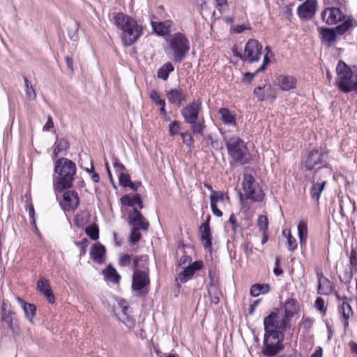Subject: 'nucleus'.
<instances>
[{
	"mask_svg": "<svg viewBox=\"0 0 357 357\" xmlns=\"http://www.w3.org/2000/svg\"><path fill=\"white\" fill-rule=\"evenodd\" d=\"M243 192L240 195L241 208L244 211L250 209L249 200L251 202H261L264 198V193L259 183L250 174L243 175L242 182Z\"/></svg>",
	"mask_w": 357,
	"mask_h": 357,
	"instance_id": "nucleus-4",
	"label": "nucleus"
},
{
	"mask_svg": "<svg viewBox=\"0 0 357 357\" xmlns=\"http://www.w3.org/2000/svg\"><path fill=\"white\" fill-rule=\"evenodd\" d=\"M328 153L322 149H314L303 160V165L307 170H319L327 166Z\"/></svg>",
	"mask_w": 357,
	"mask_h": 357,
	"instance_id": "nucleus-9",
	"label": "nucleus"
},
{
	"mask_svg": "<svg viewBox=\"0 0 357 357\" xmlns=\"http://www.w3.org/2000/svg\"><path fill=\"white\" fill-rule=\"evenodd\" d=\"M149 258L147 255L136 257L133 261L134 272L132 274V287L139 294H146L147 287L150 284L149 276Z\"/></svg>",
	"mask_w": 357,
	"mask_h": 357,
	"instance_id": "nucleus-3",
	"label": "nucleus"
},
{
	"mask_svg": "<svg viewBox=\"0 0 357 357\" xmlns=\"http://www.w3.org/2000/svg\"><path fill=\"white\" fill-rule=\"evenodd\" d=\"M323 350L321 347H318L316 351L311 355V357H322Z\"/></svg>",
	"mask_w": 357,
	"mask_h": 357,
	"instance_id": "nucleus-63",
	"label": "nucleus"
},
{
	"mask_svg": "<svg viewBox=\"0 0 357 357\" xmlns=\"http://www.w3.org/2000/svg\"><path fill=\"white\" fill-rule=\"evenodd\" d=\"M16 301L24 310V314L31 322L36 313V307L33 304L28 303L20 297H16Z\"/></svg>",
	"mask_w": 357,
	"mask_h": 357,
	"instance_id": "nucleus-29",
	"label": "nucleus"
},
{
	"mask_svg": "<svg viewBox=\"0 0 357 357\" xmlns=\"http://www.w3.org/2000/svg\"><path fill=\"white\" fill-rule=\"evenodd\" d=\"M113 20L116 26L122 31L121 37L125 46L133 45L143 34L142 25L131 16L123 13H116Z\"/></svg>",
	"mask_w": 357,
	"mask_h": 357,
	"instance_id": "nucleus-1",
	"label": "nucleus"
},
{
	"mask_svg": "<svg viewBox=\"0 0 357 357\" xmlns=\"http://www.w3.org/2000/svg\"><path fill=\"white\" fill-rule=\"evenodd\" d=\"M276 84L282 91H289L296 87V79L290 75H281L276 78Z\"/></svg>",
	"mask_w": 357,
	"mask_h": 357,
	"instance_id": "nucleus-23",
	"label": "nucleus"
},
{
	"mask_svg": "<svg viewBox=\"0 0 357 357\" xmlns=\"http://www.w3.org/2000/svg\"><path fill=\"white\" fill-rule=\"evenodd\" d=\"M113 166L118 175H119L121 172H124L126 169L125 167L116 158L113 159Z\"/></svg>",
	"mask_w": 357,
	"mask_h": 357,
	"instance_id": "nucleus-55",
	"label": "nucleus"
},
{
	"mask_svg": "<svg viewBox=\"0 0 357 357\" xmlns=\"http://www.w3.org/2000/svg\"><path fill=\"white\" fill-rule=\"evenodd\" d=\"M149 98L151 99L153 102H154L156 105L160 106H165V100L162 98L160 93L155 89H152L149 92Z\"/></svg>",
	"mask_w": 357,
	"mask_h": 357,
	"instance_id": "nucleus-45",
	"label": "nucleus"
},
{
	"mask_svg": "<svg viewBox=\"0 0 357 357\" xmlns=\"http://www.w3.org/2000/svg\"><path fill=\"white\" fill-rule=\"evenodd\" d=\"M131 262V255L128 254H123L119 257V263L121 266L126 267L130 264Z\"/></svg>",
	"mask_w": 357,
	"mask_h": 357,
	"instance_id": "nucleus-52",
	"label": "nucleus"
},
{
	"mask_svg": "<svg viewBox=\"0 0 357 357\" xmlns=\"http://www.w3.org/2000/svg\"><path fill=\"white\" fill-rule=\"evenodd\" d=\"M54 171L59 175L54 182V190L60 192L70 188L76 174L75 164L68 159L61 158L56 162Z\"/></svg>",
	"mask_w": 357,
	"mask_h": 357,
	"instance_id": "nucleus-2",
	"label": "nucleus"
},
{
	"mask_svg": "<svg viewBox=\"0 0 357 357\" xmlns=\"http://www.w3.org/2000/svg\"><path fill=\"white\" fill-rule=\"evenodd\" d=\"M229 223L232 225V229L236 231V227H238V224L236 223V219L234 215H231L229 219Z\"/></svg>",
	"mask_w": 357,
	"mask_h": 357,
	"instance_id": "nucleus-61",
	"label": "nucleus"
},
{
	"mask_svg": "<svg viewBox=\"0 0 357 357\" xmlns=\"http://www.w3.org/2000/svg\"><path fill=\"white\" fill-rule=\"evenodd\" d=\"M1 319L9 328L14 331V324L16 321L15 313L11 309L10 305L5 301L2 304Z\"/></svg>",
	"mask_w": 357,
	"mask_h": 357,
	"instance_id": "nucleus-21",
	"label": "nucleus"
},
{
	"mask_svg": "<svg viewBox=\"0 0 357 357\" xmlns=\"http://www.w3.org/2000/svg\"><path fill=\"white\" fill-rule=\"evenodd\" d=\"M191 125V130L194 134H199L203 135L205 126L204 122H197L195 121L194 123H190Z\"/></svg>",
	"mask_w": 357,
	"mask_h": 357,
	"instance_id": "nucleus-48",
	"label": "nucleus"
},
{
	"mask_svg": "<svg viewBox=\"0 0 357 357\" xmlns=\"http://www.w3.org/2000/svg\"><path fill=\"white\" fill-rule=\"evenodd\" d=\"M317 10L316 0H307L298 6L297 9L298 16L302 19H310L315 13Z\"/></svg>",
	"mask_w": 357,
	"mask_h": 357,
	"instance_id": "nucleus-20",
	"label": "nucleus"
},
{
	"mask_svg": "<svg viewBox=\"0 0 357 357\" xmlns=\"http://www.w3.org/2000/svg\"><path fill=\"white\" fill-rule=\"evenodd\" d=\"M202 109V101L196 100L187 105L181 110V114L187 123H194L197 121Z\"/></svg>",
	"mask_w": 357,
	"mask_h": 357,
	"instance_id": "nucleus-15",
	"label": "nucleus"
},
{
	"mask_svg": "<svg viewBox=\"0 0 357 357\" xmlns=\"http://www.w3.org/2000/svg\"><path fill=\"white\" fill-rule=\"evenodd\" d=\"M349 261L351 265L353 266L356 271H357V252L354 250L351 251Z\"/></svg>",
	"mask_w": 357,
	"mask_h": 357,
	"instance_id": "nucleus-56",
	"label": "nucleus"
},
{
	"mask_svg": "<svg viewBox=\"0 0 357 357\" xmlns=\"http://www.w3.org/2000/svg\"><path fill=\"white\" fill-rule=\"evenodd\" d=\"M104 278L107 281L112 282L117 284L119 282L121 276L117 273L116 270L111 265L108 266L105 270L102 271Z\"/></svg>",
	"mask_w": 357,
	"mask_h": 357,
	"instance_id": "nucleus-32",
	"label": "nucleus"
},
{
	"mask_svg": "<svg viewBox=\"0 0 357 357\" xmlns=\"http://www.w3.org/2000/svg\"><path fill=\"white\" fill-rule=\"evenodd\" d=\"M340 311L345 320L344 326L347 327L349 324L348 319L353 315L351 306L348 303L343 302L340 307Z\"/></svg>",
	"mask_w": 357,
	"mask_h": 357,
	"instance_id": "nucleus-43",
	"label": "nucleus"
},
{
	"mask_svg": "<svg viewBox=\"0 0 357 357\" xmlns=\"http://www.w3.org/2000/svg\"><path fill=\"white\" fill-rule=\"evenodd\" d=\"M90 215L86 211H81L77 213L75 220V225L81 228H83L89 222Z\"/></svg>",
	"mask_w": 357,
	"mask_h": 357,
	"instance_id": "nucleus-42",
	"label": "nucleus"
},
{
	"mask_svg": "<svg viewBox=\"0 0 357 357\" xmlns=\"http://www.w3.org/2000/svg\"><path fill=\"white\" fill-rule=\"evenodd\" d=\"M301 246L305 245L307 238V226L305 221H301L297 227Z\"/></svg>",
	"mask_w": 357,
	"mask_h": 357,
	"instance_id": "nucleus-35",
	"label": "nucleus"
},
{
	"mask_svg": "<svg viewBox=\"0 0 357 357\" xmlns=\"http://www.w3.org/2000/svg\"><path fill=\"white\" fill-rule=\"evenodd\" d=\"M174 70V67L171 63L167 62L158 70V77L163 80H167L169 74Z\"/></svg>",
	"mask_w": 357,
	"mask_h": 357,
	"instance_id": "nucleus-39",
	"label": "nucleus"
},
{
	"mask_svg": "<svg viewBox=\"0 0 357 357\" xmlns=\"http://www.w3.org/2000/svg\"><path fill=\"white\" fill-rule=\"evenodd\" d=\"M114 310L117 319L127 328L132 329L135 327V319L130 314L131 310L125 300H120Z\"/></svg>",
	"mask_w": 357,
	"mask_h": 357,
	"instance_id": "nucleus-11",
	"label": "nucleus"
},
{
	"mask_svg": "<svg viewBox=\"0 0 357 357\" xmlns=\"http://www.w3.org/2000/svg\"><path fill=\"white\" fill-rule=\"evenodd\" d=\"M351 26L352 20L348 17L345 19L341 24L336 26L335 30L328 28L321 29L320 30V34L324 41L331 43L336 40V33L338 35H342Z\"/></svg>",
	"mask_w": 357,
	"mask_h": 357,
	"instance_id": "nucleus-13",
	"label": "nucleus"
},
{
	"mask_svg": "<svg viewBox=\"0 0 357 357\" xmlns=\"http://www.w3.org/2000/svg\"><path fill=\"white\" fill-rule=\"evenodd\" d=\"M270 291V286L268 284H255L250 288V295L257 297L260 294H264Z\"/></svg>",
	"mask_w": 357,
	"mask_h": 357,
	"instance_id": "nucleus-36",
	"label": "nucleus"
},
{
	"mask_svg": "<svg viewBox=\"0 0 357 357\" xmlns=\"http://www.w3.org/2000/svg\"><path fill=\"white\" fill-rule=\"evenodd\" d=\"M141 229H136L133 228L132 229L131 234H130V241L132 243H136L137 242L140 238H141V234L139 232V230Z\"/></svg>",
	"mask_w": 357,
	"mask_h": 357,
	"instance_id": "nucleus-54",
	"label": "nucleus"
},
{
	"mask_svg": "<svg viewBox=\"0 0 357 357\" xmlns=\"http://www.w3.org/2000/svg\"><path fill=\"white\" fill-rule=\"evenodd\" d=\"M119 176V184L123 187H128V185H131V180L130 177L128 174L125 172H121Z\"/></svg>",
	"mask_w": 357,
	"mask_h": 357,
	"instance_id": "nucleus-50",
	"label": "nucleus"
},
{
	"mask_svg": "<svg viewBox=\"0 0 357 357\" xmlns=\"http://www.w3.org/2000/svg\"><path fill=\"white\" fill-rule=\"evenodd\" d=\"M269 63L270 59L268 55H264L263 63L261 65V66L254 73H247L244 74L243 80L250 82L253 79L255 75H256L259 72L263 71L266 68V66L269 64Z\"/></svg>",
	"mask_w": 357,
	"mask_h": 357,
	"instance_id": "nucleus-40",
	"label": "nucleus"
},
{
	"mask_svg": "<svg viewBox=\"0 0 357 357\" xmlns=\"http://www.w3.org/2000/svg\"><path fill=\"white\" fill-rule=\"evenodd\" d=\"M257 226L261 232H266L268 226V218L265 215H259L257 220Z\"/></svg>",
	"mask_w": 357,
	"mask_h": 357,
	"instance_id": "nucleus-47",
	"label": "nucleus"
},
{
	"mask_svg": "<svg viewBox=\"0 0 357 357\" xmlns=\"http://www.w3.org/2000/svg\"><path fill=\"white\" fill-rule=\"evenodd\" d=\"M165 96L171 104L176 106H180L183 102H185L188 96L186 92L180 87L167 90Z\"/></svg>",
	"mask_w": 357,
	"mask_h": 357,
	"instance_id": "nucleus-18",
	"label": "nucleus"
},
{
	"mask_svg": "<svg viewBox=\"0 0 357 357\" xmlns=\"http://www.w3.org/2000/svg\"><path fill=\"white\" fill-rule=\"evenodd\" d=\"M335 84L344 93L355 91L357 93V70L352 71L344 62L339 61L336 66Z\"/></svg>",
	"mask_w": 357,
	"mask_h": 357,
	"instance_id": "nucleus-5",
	"label": "nucleus"
},
{
	"mask_svg": "<svg viewBox=\"0 0 357 357\" xmlns=\"http://www.w3.org/2000/svg\"><path fill=\"white\" fill-rule=\"evenodd\" d=\"M289 325V322L284 317H281L277 312H271L264 319V335H274L276 333H282Z\"/></svg>",
	"mask_w": 357,
	"mask_h": 357,
	"instance_id": "nucleus-10",
	"label": "nucleus"
},
{
	"mask_svg": "<svg viewBox=\"0 0 357 357\" xmlns=\"http://www.w3.org/2000/svg\"><path fill=\"white\" fill-rule=\"evenodd\" d=\"M129 222L133 228L141 229L142 230H147L149 227V222L137 208H133V211L130 214Z\"/></svg>",
	"mask_w": 357,
	"mask_h": 357,
	"instance_id": "nucleus-19",
	"label": "nucleus"
},
{
	"mask_svg": "<svg viewBox=\"0 0 357 357\" xmlns=\"http://www.w3.org/2000/svg\"><path fill=\"white\" fill-rule=\"evenodd\" d=\"M91 258L98 264H102L105 260V248L100 244H94L90 251Z\"/></svg>",
	"mask_w": 357,
	"mask_h": 357,
	"instance_id": "nucleus-28",
	"label": "nucleus"
},
{
	"mask_svg": "<svg viewBox=\"0 0 357 357\" xmlns=\"http://www.w3.org/2000/svg\"><path fill=\"white\" fill-rule=\"evenodd\" d=\"M65 60H66V65H67L68 68L69 69H70L71 70H73V63L72 59L70 57H69V56H66Z\"/></svg>",
	"mask_w": 357,
	"mask_h": 357,
	"instance_id": "nucleus-64",
	"label": "nucleus"
},
{
	"mask_svg": "<svg viewBox=\"0 0 357 357\" xmlns=\"http://www.w3.org/2000/svg\"><path fill=\"white\" fill-rule=\"evenodd\" d=\"M180 131V124L177 121H171L168 126L169 135L171 137L175 136Z\"/></svg>",
	"mask_w": 357,
	"mask_h": 357,
	"instance_id": "nucleus-49",
	"label": "nucleus"
},
{
	"mask_svg": "<svg viewBox=\"0 0 357 357\" xmlns=\"http://www.w3.org/2000/svg\"><path fill=\"white\" fill-rule=\"evenodd\" d=\"M78 29L79 24L77 22L74 20H71L68 22V36L73 41H76L78 40Z\"/></svg>",
	"mask_w": 357,
	"mask_h": 357,
	"instance_id": "nucleus-41",
	"label": "nucleus"
},
{
	"mask_svg": "<svg viewBox=\"0 0 357 357\" xmlns=\"http://www.w3.org/2000/svg\"><path fill=\"white\" fill-rule=\"evenodd\" d=\"M167 41L169 43L167 54H171V58L175 62L180 63L190 50L189 40L183 33L178 32L170 35Z\"/></svg>",
	"mask_w": 357,
	"mask_h": 357,
	"instance_id": "nucleus-6",
	"label": "nucleus"
},
{
	"mask_svg": "<svg viewBox=\"0 0 357 357\" xmlns=\"http://www.w3.org/2000/svg\"><path fill=\"white\" fill-rule=\"evenodd\" d=\"M181 137L182 138L183 142L187 146H191L193 143L192 137L188 132H183L181 133Z\"/></svg>",
	"mask_w": 357,
	"mask_h": 357,
	"instance_id": "nucleus-53",
	"label": "nucleus"
},
{
	"mask_svg": "<svg viewBox=\"0 0 357 357\" xmlns=\"http://www.w3.org/2000/svg\"><path fill=\"white\" fill-rule=\"evenodd\" d=\"M226 146L229 155L236 162L244 165L249 162L250 155L248 149L239 137L233 136L229 138Z\"/></svg>",
	"mask_w": 357,
	"mask_h": 357,
	"instance_id": "nucleus-7",
	"label": "nucleus"
},
{
	"mask_svg": "<svg viewBox=\"0 0 357 357\" xmlns=\"http://www.w3.org/2000/svg\"><path fill=\"white\" fill-rule=\"evenodd\" d=\"M153 30L158 36H166L170 32V28L173 25L172 20H166L164 22H151Z\"/></svg>",
	"mask_w": 357,
	"mask_h": 357,
	"instance_id": "nucleus-25",
	"label": "nucleus"
},
{
	"mask_svg": "<svg viewBox=\"0 0 357 357\" xmlns=\"http://www.w3.org/2000/svg\"><path fill=\"white\" fill-rule=\"evenodd\" d=\"M297 248L296 238L292 236L291 231H287V248L290 251H294Z\"/></svg>",
	"mask_w": 357,
	"mask_h": 357,
	"instance_id": "nucleus-51",
	"label": "nucleus"
},
{
	"mask_svg": "<svg viewBox=\"0 0 357 357\" xmlns=\"http://www.w3.org/2000/svg\"><path fill=\"white\" fill-rule=\"evenodd\" d=\"M208 294L213 303L218 304L219 303L221 292L218 285L213 283L210 284L208 287Z\"/></svg>",
	"mask_w": 357,
	"mask_h": 357,
	"instance_id": "nucleus-37",
	"label": "nucleus"
},
{
	"mask_svg": "<svg viewBox=\"0 0 357 357\" xmlns=\"http://www.w3.org/2000/svg\"><path fill=\"white\" fill-rule=\"evenodd\" d=\"M261 44L255 39H250L245 44L244 52L240 55L241 59L250 63L257 62L261 58Z\"/></svg>",
	"mask_w": 357,
	"mask_h": 357,
	"instance_id": "nucleus-12",
	"label": "nucleus"
},
{
	"mask_svg": "<svg viewBox=\"0 0 357 357\" xmlns=\"http://www.w3.org/2000/svg\"><path fill=\"white\" fill-rule=\"evenodd\" d=\"M218 113L220 115V119L225 125L234 126L236 124V117L228 109L220 108Z\"/></svg>",
	"mask_w": 357,
	"mask_h": 357,
	"instance_id": "nucleus-33",
	"label": "nucleus"
},
{
	"mask_svg": "<svg viewBox=\"0 0 357 357\" xmlns=\"http://www.w3.org/2000/svg\"><path fill=\"white\" fill-rule=\"evenodd\" d=\"M312 323L313 321H312V319L306 318L303 320L302 325L303 326L304 328H309L311 327Z\"/></svg>",
	"mask_w": 357,
	"mask_h": 357,
	"instance_id": "nucleus-62",
	"label": "nucleus"
},
{
	"mask_svg": "<svg viewBox=\"0 0 357 357\" xmlns=\"http://www.w3.org/2000/svg\"><path fill=\"white\" fill-rule=\"evenodd\" d=\"M315 307L320 312H324L326 311V308L324 307V301L321 298H317L315 301Z\"/></svg>",
	"mask_w": 357,
	"mask_h": 357,
	"instance_id": "nucleus-57",
	"label": "nucleus"
},
{
	"mask_svg": "<svg viewBox=\"0 0 357 357\" xmlns=\"http://www.w3.org/2000/svg\"><path fill=\"white\" fill-rule=\"evenodd\" d=\"M199 233L204 247L205 248L210 249L212 245V242L211 233L209 227V217L206 222H204L200 225Z\"/></svg>",
	"mask_w": 357,
	"mask_h": 357,
	"instance_id": "nucleus-24",
	"label": "nucleus"
},
{
	"mask_svg": "<svg viewBox=\"0 0 357 357\" xmlns=\"http://www.w3.org/2000/svg\"><path fill=\"white\" fill-rule=\"evenodd\" d=\"M211 207L213 213L217 217H222V213L220 208H223L229 202V198L222 191H212L210 195Z\"/></svg>",
	"mask_w": 357,
	"mask_h": 357,
	"instance_id": "nucleus-14",
	"label": "nucleus"
},
{
	"mask_svg": "<svg viewBox=\"0 0 357 357\" xmlns=\"http://www.w3.org/2000/svg\"><path fill=\"white\" fill-rule=\"evenodd\" d=\"M344 17L342 12L337 8H326L321 13L323 21L329 25L337 24L342 20H344Z\"/></svg>",
	"mask_w": 357,
	"mask_h": 357,
	"instance_id": "nucleus-17",
	"label": "nucleus"
},
{
	"mask_svg": "<svg viewBox=\"0 0 357 357\" xmlns=\"http://www.w3.org/2000/svg\"><path fill=\"white\" fill-rule=\"evenodd\" d=\"M53 127H54V122H53L52 118L50 116H49L46 123L43 126V130L49 131Z\"/></svg>",
	"mask_w": 357,
	"mask_h": 357,
	"instance_id": "nucleus-58",
	"label": "nucleus"
},
{
	"mask_svg": "<svg viewBox=\"0 0 357 357\" xmlns=\"http://www.w3.org/2000/svg\"><path fill=\"white\" fill-rule=\"evenodd\" d=\"M260 302V300H256L252 304L250 305L249 309H248V313L249 314L252 315L253 314L257 306L259 305Z\"/></svg>",
	"mask_w": 357,
	"mask_h": 357,
	"instance_id": "nucleus-59",
	"label": "nucleus"
},
{
	"mask_svg": "<svg viewBox=\"0 0 357 357\" xmlns=\"http://www.w3.org/2000/svg\"><path fill=\"white\" fill-rule=\"evenodd\" d=\"M318 278V289L317 291L320 294L327 295L331 291V287L329 280L326 278L321 273H317Z\"/></svg>",
	"mask_w": 357,
	"mask_h": 357,
	"instance_id": "nucleus-31",
	"label": "nucleus"
},
{
	"mask_svg": "<svg viewBox=\"0 0 357 357\" xmlns=\"http://www.w3.org/2000/svg\"><path fill=\"white\" fill-rule=\"evenodd\" d=\"M283 333H276L274 335H264L263 346L261 349L262 354L266 356H274L283 350L284 340Z\"/></svg>",
	"mask_w": 357,
	"mask_h": 357,
	"instance_id": "nucleus-8",
	"label": "nucleus"
},
{
	"mask_svg": "<svg viewBox=\"0 0 357 357\" xmlns=\"http://www.w3.org/2000/svg\"><path fill=\"white\" fill-rule=\"evenodd\" d=\"M86 234L92 240H97L99 238V229L98 225L93 224L85 229Z\"/></svg>",
	"mask_w": 357,
	"mask_h": 357,
	"instance_id": "nucleus-44",
	"label": "nucleus"
},
{
	"mask_svg": "<svg viewBox=\"0 0 357 357\" xmlns=\"http://www.w3.org/2000/svg\"><path fill=\"white\" fill-rule=\"evenodd\" d=\"M279 262H280L279 259L276 258L275 261V267L273 269V273L276 275H280L282 273V271L279 268Z\"/></svg>",
	"mask_w": 357,
	"mask_h": 357,
	"instance_id": "nucleus-60",
	"label": "nucleus"
},
{
	"mask_svg": "<svg viewBox=\"0 0 357 357\" xmlns=\"http://www.w3.org/2000/svg\"><path fill=\"white\" fill-rule=\"evenodd\" d=\"M271 91V85H264L261 87L259 86L254 90V94L259 100H264L266 98H269V93Z\"/></svg>",
	"mask_w": 357,
	"mask_h": 357,
	"instance_id": "nucleus-38",
	"label": "nucleus"
},
{
	"mask_svg": "<svg viewBox=\"0 0 357 357\" xmlns=\"http://www.w3.org/2000/svg\"><path fill=\"white\" fill-rule=\"evenodd\" d=\"M326 181H321L320 182H313L312 183V186L310 189V195H311V197L316 200V201H318L320 196H321V192L323 190V189L324 188V186L326 185Z\"/></svg>",
	"mask_w": 357,
	"mask_h": 357,
	"instance_id": "nucleus-34",
	"label": "nucleus"
},
{
	"mask_svg": "<svg viewBox=\"0 0 357 357\" xmlns=\"http://www.w3.org/2000/svg\"><path fill=\"white\" fill-rule=\"evenodd\" d=\"M65 211H73L79 205V196L75 190H68L63 195V200L60 203Z\"/></svg>",
	"mask_w": 357,
	"mask_h": 357,
	"instance_id": "nucleus-16",
	"label": "nucleus"
},
{
	"mask_svg": "<svg viewBox=\"0 0 357 357\" xmlns=\"http://www.w3.org/2000/svg\"><path fill=\"white\" fill-rule=\"evenodd\" d=\"M121 202L123 205L132 206L134 208H136V206L139 208L143 207L142 199L137 194L125 195L121 198Z\"/></svg>",
	"mask_w": 357,
	"mask_h": 357,
	"instance_id": "nucleus-30",
	"label": "nucleus"
},
{
	"mask_svg": "<svg viewBox=\"0 0 357 357\" xmlns=\"http://www.w3.org/2000/svg\"><path fill=\"white\" fill-rule=\"evenodd\" d=\"M203 267V262L201 261H196L186 267L178 275V279L181 282H186L190 280L194 275L196 271L202 269Z\"/></svg>",
	"mask_w": 357,
	"mask_h": 357,
	"instance_id": "nucleus-22",
	"label": "nucleus"
},
{
	"mask_svg": "<svg viewBox=\"0 0 357 357\" xmlns=\"http://www.w3.org/2000/svg\"><path fill=\"white\" fill-rule=\"evenodd\" d=\"M284 318L287 319L288 322L291 317L296 314L299 309L298 303L295 299L287 300L284 305Z\"/></svg>",
	"mask_w": 357,
	"mask_h": 357,
	"instance_id": "nucleus-27",
	"label": "nucleus"
},
{
	"mask_svg": "<svg viewBox=\"0 0 357 357\" xmlns=\"http://www.w3.org/2000/svg\"><path fill=\"white\" fill-rule=\"evenodd\" d=\"M37 289L47 297L50 303H54V297L47 280L43 278H40L37 282Z\"/></svg>",
	"mask_w": 357,
	"mask_h": 357,
	"instance_id": "nucleus-26",
	"label": "nucleus"
},
{
	"mask_svg": "<svg viewBox=\"0 0 357 357\" xmlns=\"http://www.w3.org/2000/svg\"><path fill=\"white\" fill-rule=\"evenodd\" d=\"M25 86H26V96L29 100H34L36 97V94L34 89L33 88L31 82L26 77H24Z\"/></svg>",
	"mask_w": 357,
	"mask_h": 357,
	"instance_id": "nucleus-46",
	"label": "nucleus"
}]
</instances>
